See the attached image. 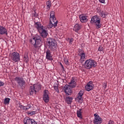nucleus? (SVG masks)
<instances>
[{"mask_svg": "<svg viewBox=\"0 0 124 124\" xmlns=\"http://www.w3.org/2000/svg\"><path fill=\"white\" fill-rule=\"evenodd\" d=\"M97 63L96 62L92 59H89L85 61L83 66L86 69H91L93 67H96Z\"/></svg>", "mask_w": 124, "mask_h": 124, "instance_id": "f257e3e1", "label": "nucleus"}, {"mask_svg": "<svg viewBox=\"0 0 124 124\" xmlns=\"http://www.w3.org/2000/svg\"><path fill=\"white\" fill-rule=\"evenodd\" d=\"M91 24H95L96 29H100L101 28V23H100V18L97 16L92 17L90 21Z\"/></svg>", "mask_w": 124, "mask_h": 124, "instance_id": "f03ea898", "label": "nucleus"}, {"mask_svg": "<svg viewBox=\"0 0 124 124\" xmlns=\"http://www.w3.org/2000/svg\"><path fill=\"white\" fill-rule=\"evenodd\" d=\"M47 43L51 50L52 51L56 50L57 45L56 40H55L54 38H48L47 39Z\"/></svg>", "mask_w": 124, "mask_h": 124, "instance_id": "7ed1b4c3", "label": "nucleus"}, {"mask_svg": "<svg viewBox=\"0 0 124 124\" xmlns=\"http://www.w3.org/2000/svg\"><path fill=\"white\" fill-rule=\"evenodd\" d=\"M15 80L16 82L19 87H20V89H22V90H24V89L26 88V81L24 80L23 78L17 77L15 78Z\"/></svg>", "mask_w": 124, "mask_h": 124, "instance_id": "20e7f679", "label": "nucleus"}, {"mask_svg": "<svg viewBox=\"0 0 124 124\" xmlns=\"http://www.w3.org/2000/svg\"><path fill=\"white\" fill-rule=\"evenodd\" d=\"M78 55L80 57L79 62L83 63L85 62L86 59V53L82 49L78 48Z\"/></svg>", "mask_w": 124, "mask_h": 124, "instance_id": "39448f33", "label": "nucleus"}, {"mask_svg": "<svg viewBox=\"0 0 124 124\" xmlns=\"http://www.w3.org/2000/svg\"><path fill=\"white\" fill-rule=\"evenodd\" d=\"M11 60L15 62H20V54L17 52H13L11 54Z\"/></svg>", "mask_w": 124, "mask_h": 124, "instance_id": "423d86ee", "label": "nucleus"}, {"mask_svg": "<svg viewBox=\"0 0 124 124\" xmlns=\"http://www.w3.org/2000/svg\"><path fill=\"white\" fill-rule=\"evenodd\" d=\"M94 118L93 120V123L94 124H102V119L99 115L96 113L93 115Z\"/></svg>", "mask_w": 124, "mask_h": 124, "instance_id": "0eeeda50", "label": "nucleus"}, {"mask_svg": "<svg viewBox=\"0 0 124 124\" xmlns=\"http://www.w3.org/2000/svg\"><path fill=\"white\" fill-rule=\"evenodd\" d=\"M63 90L66 95H71V94L73 93L72 88L69 86L68 85L66 84L63 88Z\"/></svg>", "mask_w": 124, "mask_h": 124, "instance_id": "6e6552de", "label": "nucleus"}, {"mask_svg": "<svg viewBox=\"0 0 124 124\" xmlns=\"http://www.w3.org/2000/svg\"><path fill=\"white\" fill-rule=\"evenodd\" d=\"M49 91L48 90H44L43 94V100L46 103L49 102Z\"/></svg>", "mask_w": 124, "mask_h": 124, "instance_id": "1a4fd4ad", "label": "nucleus"}, {"mask_svg": "<svg viewBox=\"0 0 124 124\" xmlns=\"http://www.w3.org/2000/svg\"><path fill=\"white\" fill-rule=\"evenodd\" d=\"M23 122L24 124H37V123L34 120L29 117L24 118Z\"/></svg>", "mask_w": 124, "mask_h": 124, "instance_id": "9d476101", "label": "nucleus"}, {"mask_svg": "<svg viewBox=\"0 0 124 124\" xmlns=\"http://www.w3.org/2000/svg\"><path fill=\"white\" fill-rule=\"evenodd\" d=\"M58 25V20H50L49 21V23L47 26V28L48 29H52L53 27L54 28H56Z\"/></svg>", "mask_w": 124, "mask_h": 124, "instance_id": "9b49d317", "label": "nucleus"}, {"mask_svg": "<svg viewBox=\"0 0 124 124\" xmlns=\"http://www.w3.org/2000/svg\"><path fill=\"white\" fill-rule=\"evenodd\" d=\"M33 87L34 88L35 91V94H36L37 93H38L40 90H41V84L40 83H36L33 84Z\"/></svg>", "mask_w": 124, "mask_h": 124, "instance_id": "f8f14e48", "label": "nucleus"}, {"mask_svg": "<svg viewBox=\"0 0 124 124\" xmlns=\"http://www.w3.org/2000/svg\"><path fill=\"white\" fill-rule=\"evenodd\" d=\"M30 43L32 45H33L35 48H37L38 49H39V47H40V46L38 45V43H37V42L36 41L34 37L30 39Z\"/></svg>", "mask_w": 124, "mask_h": 124, "instance_id": "ddd939ff", "label": "nucleus"}, {"mask_svg": "<svg viewBox=\"0 0 124 124\" xmlns=\"http://www.w3.org/2000/svg\"><path fill=\"white\" fill-rule=\"evenodd\" d=\"M93 84L90 81L85 86L86 91L87 92H90V91H92V90H93Z\"/></svg>", "mask_w": 124, "mask_h": 124, "instance_id": "4468645a", "label": "nucleus"}, {"mask_svg": "<svg viewBox=\"0 0 124 124\" xmlns=\"http://www.w3.org/2000/svg\"><path fill=\"white\" fill-rule=\"evenodd\" d=\"M39 32L43 38L47 37V35H48V32H47V31L45 30V27L39 31Z\"/></svg>", "mask_w": 124, "mask_h": 124, "instance_id": "2eb2a0df", "label": "nucleus"}, {"mask_svg": "<svg viewBox=\"0 0 124 124\" xmlns=\"http://www.w3.org/2000/svg\"><path fill=\"white\" fill-rule=\"evenodd\" d=\"M34 38L36 41H37L38 45H39L41 47V46L42 45V38H41V36L36 35Z\"/></svg>", "mask_w": 124, "mask_h": 124, "instance_id": "dca6fc26", "label": "nucleus"}, {"mask_svg": "<svg viewBox=\"0 0 124 124\" xmlns=\"http://www.w3.org/2000/svg\"><path fill=\"white\" fill-rule=\"evenodd\" d=\"M0 34H1V35H3V34L7 35L8 34L7 30H6V28L1 25H0Z\"/></svg>", "mask_w": 124, "mask_h": 124, "instance_id": "f3484780", "label": "nucleus"}, {"mask_svg": "<svg viewBox=\"0 0 124 124\" xmlns=\"http://www.w3.org/2000/svg\"><path fill=\"white\" fill-rule=\"evenodd\" d=\"M46 54V60H48V61H52V60H53V56L51 55V51L50 50L47 49Z\"/></svg>", "mask_w": 124, "mask_h": 124, "instance_id": "a211bd4d", "label": "nucleus"}, {"mask_svg": "<svg viewBox=\"0 0 124 124\" xmlns=\"http://www.w3.org/2000/svg\"><path fill=\"white\" fill-rule=\"evenodd\" d=\"M79 19L81 23H86V22H88L87 16H86L85 15H80L79 16Z\"/></svg>", "mask_w": 124, "mask_h": 124, "instance_id": "6ab92c4d", "label": "nucleus"}, {"mask_svg": "<svg viewBox=\"0 0 124 124\" xmlns=\"http://www.w3.org/2000/svg\"><path fill=\"white\" fill-rule=\"evenodd\" d=\"M34 26L36 28L38 31H40L41 30L44 28V27L41 25V24L38 22L35 23Z\"/></svg>", "mask_w": 124, "mask_h": 124, "instance_id": "aec40b11", "label": "nucleus"}, {"mask_svg": "<svg viewBox=\"0 0 124 124\" xmlns=\"http://www.w3.org/2000/svg\"><path fill=\"white\" fill-rule=\"evenodd\" d=\"M65 100L67 104H71L72 103V100H73V98L68 96L65 97Z\"/></svg>", "mask_w": 124, "mask_h": 124, "instance_id": "412c9836", "label": "nucleus"}, {"mask_svg": "<svg viewBox=\"0 0 124 124\" xmlns=\"http://www.w3.org/2000/svg\"><path fill=\"white\" fill-rule=\"evenodd\" d=\"M68 86L70 87L72 89V88H75V87H76V82H75L74 79H72L71 80L70 82H69Z\"/></svg>", "mask_w": 124, "mask_h": 124, "instance_id": "4be33fe9", "label": "nucleus"}, {"mask_svg": "<svg viewBox=\"0 0 124 124\" xmlns=\"http://www.w3.org/2000/svg\"><path fill=\"white\" fill-rule=\"evenodd\" d=\"M28 107L29 108H27L26 106H24L21 104H19L18 106L19 108L21 109V110H24V111H27V110H29V109L31 108V104H28Z\"/></svg>", "mask_w": 124, "mask_h": 124, "instance_id": "5701e85b", "label": "nucleus"}, {"mask_svg": "<svg viewBox=\"0 0 124 124\" xmlns=\"http://www.w3.org/2000/svg\"><path fill=\"white\" fill-rule=\"evenodd\" d=\"M81 25L78 24H76L74 27V31H76V32H78V31H80V30H81Z\"/></svg>", "mask_w": 124, "mask_h": 124, "instance_id": "b1692460", "label": "nucleus"}, {"mask_svg": "<svg viewBox=\"0 0 124 124\" xmlns=\"http://www.w3.org/2000/svg\"><path fill=\"white\" fill-rule=\"evenodd\" d=\"M56 19V17H55V12L51 11L50 13V21H55Z\"/></svg>", "mask_w": 124, "mask_h": 124, "instance_id": "393cba45", "label": "nucleus"}, {"mask_svg": "<svg viewBox=\"0 0 124 124\" xmlns=\"http://www.w3.org/2000/svg\"><path fill=\"white\" fill-rule=\"evenodd\" d=\"M29 93L31 95H32L33 93H35V89H34L33 86H30V88L29 89Z\"/></svg>", "mask_w": 124, "mask_h": 124, "instance_id": "a878e982", "label": "nucleus"}, {"mask_svg": "<svg viewBox=\"0 0 124 124\" xmlns=\"http://www.w3.org/2000/svg\"><path fill=\"white\" fill-rule=\"evenodd\" d=\"M81 110L82 108H80L77 111V115L78 118H80V119H82V112H81Z\"/></svg>", "mask_w": 124, "mask_h": 124, "instance_id": "bb28decb", "label": "nucleus"}, {"mask_svg": "<svg viewBox=\"0 0 124 124\" xmlns=\"http://www.w3.org/2000/svg\"><path fill=\"white\" fill-rule=\"evenodd\" d=\"M107 15H108V14H106L104 11H102L100 13V16H101L102 18H106Z\"/></svg>", "mask_w": 124, "mask_h": 124, "instance_id": "cd10ccee", "label": "nucleus"}, {"mask_svg": "<svg viewBox=\"0 0 124 124\" xmlns=\"http://www.w3.org/2000/svg\"><path fill=\"white\" fill-rule=\"evenodd\" d=\"M53 88H54L55 92H56L58 93H60V90H59V85L58 84H57V83L54 84V85L53 86Z\"/></svg>", "mask_w": 124, "mask_h": 124, "instance_id": "c85d7f7f", "label": "nucleus"}, {"mask_svg": "<svg viewBox=\"0 0 124 124\" xmlns=\"http://www.w3.org/2000/svg\"><path fill=\"white\" fill-rule=\"evenodd\" d=\"M46 8L49 10L50 9V7H51V5H52V3L51 0H48L46 2Z\"/></svg>", "mask_w": 124, "mask_h": 124, "instance_id": "c756f323", "label": "nucleus"}, {"mask_svg": "<svg viewBox=\"0 0 124 124\" xmlns=\"http://www.w3.org/2000/svg\"><path fill=\"white\" fill-rule=\"evenodd\" d=\"M10 101V98H5L4 101V104L5 105H6L7 104H9V102Z\"/></svg>", "mask_w": 124, "mask_h": 124, "instance_id": "7c9ffc66", "label": "nucleus"}, {"mask_svg": "<svg viewBox=\"0 0 124 124\" xmlns=\"http://www.w3.org/2000/svg\"><path fill=\"white\" fill-rule=\"evenodd\" d=\"M77 99L78 100L79 103H82L83 102V97L82 96H78Z\"/></svg>", "mask_w": 124, "mask_h": 124, "instance_id": "2f4dec72", "label": "nucleus"}, {"mask_svg": "<svg viewBox=\"0 0 124 124\" xmlns=\"http://www.w3.org/2000/svg\"><path fill=\"white\" fill-rule=\"evenodd\" d=\"M73 38H68L67 39V41L68 42H69V44H70V45H72V42H73Z\"/></svg>", "mask_w": 124, "mask_h": 124, "instance_id": "473e14b6", "label": "nucleus"}, {"mask_svg": "<svg viewBox=\"0 0 124 124\" xmlns=\"http://www.w3.org/2000/svg\"><path fill=\"white\" fill-rule=\"evenodd\" d=\"M64 62L66 65H69V62H68V59L65 58L63 60Z\"/></svg>", "mask_w": 124, "mask_h": 124, "instance_id": "72a5a7b5", "label": "nucleus"}, {"mask_svg": "<svg viewBox=\"0 0 124 124\" xmlns=\"http://www.w3.org/2000/svg\"><path fill=\"white\" fill-rule=\"evenodd\" d=\"M24 61L26 62H29V57L28 55H25L24 57Z\"/></svg>", "mask_w": 124, "mask_h": 124, "instance_id": "f704fd0d", "label": "nucleus"}, {"mask_svg": "<svg viewBox=\"0 0 124 124\" xmlns=\"http://www.w3.org/2000/svg\"><path fill=\"white\" fill-rule=\"evenodd\" d=\"M83 94H84V92L82 91H79L78 94V96H83Z\"/></svg>", "mask_w": 124, "mask_h": 124, "instance_id": "c9c22d12", "label": "nucleus"}, {"mask_svg": "<svg viewBox=\"0 0 124 124\" xmlns=\"http://www.w3.org/2000/svg\"><path fill=\"white\" fill-rule=\"evenodd\" d=\"M98 51L102 52V51H103V47H102V46H100L98 48Z\"/></svg>", "mask_w": 124, "mask_h": 124, "instance_id": "e433bc0d", "label": "nucleus"}, {"mask_svg": "<svg viewBox=\"0 0 124 124\" xmlns=\"http://www.w3.org/2000/svg\"><path fill=\"white\" fill-rule=\"evenodd\" d=\"M29 115H35V111L28 112Z\"/></svg>", "mask_w": 124, "mask_h": 124, "instance_id": "4c0bfd02", "label": "nucleus"}, {"mask_svg": "<svg viewBox=\"0 0 124 124\" xmlns=\"http://www.w3.org/2000/svg\"><path fill=\"white\" fill-rule=\"evenodd\" d=\"M106 0H99V2L101 3H105V1Z\"/></svg>", "mask_w": 124, "mask_h": 124, "instance_id": "58836bf2", "label": "nucleus"}, {"mask_svg": "<svg viewBox=\"0 0 124 124\" xmlns=\"http://www.w3.org/2000/svg\"><path fill=\"white\" fill-rule=\"evenodd\" d=\"M4 85V83L3 82L1 81V80H0V87H1Z\"/></svg>", "mask_w": 124, "mask_h": 124, "instance_id": "ea45409f", "label": "nucleus"}, {"mask_svg": "<svg viewBox=\"0 0 124 124\" xmlns=\"http://www.w3.org/2000/svg\"><path fill=\"white\" fill-rule=\"evenodd\" d=\"M60 65H61V67H62V70L64 71V67H63V65L62 63H60Z\"/></svg>", "mask_w": 124, "mask_h": 124, "instance_id": "a19ab883", "label": "nucleus"}, {"mask_svg": "<svg viewBox=\"0 0 124 124\" xmlns=\"http://www.w3.org/2000/svg\"><path fill=\"white\" fill-rule=\"evenodd\" d=\"M29 104H27V106L26 108H29Z\"/></svg>", "mask_w": 124, "mask_h": 124, "instance_id": "79ce46f5", "label": "nucleus"}, {"mask_svg": "<svg viewBox=\"0 0 124 124\" xmlns=\"http://www.w3.org/2000/svg\"><path fill=\"white\" fill-rule=\"evenodd\" d=\"M0 124H2L1 123H0Z\"/></svg>", "mask_w": 124, "mask_h": 124, "instance_id": "37998d69", "label": "nucleus"}]
</instances>
